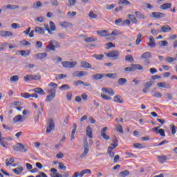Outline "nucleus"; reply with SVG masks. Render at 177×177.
Instances as JSON below:
<instances>
[{"label":"nucleus","instance_id":"1","mask_svg":"<svg viewBox=\"0 0 177 177\" xmlns=\"http://www.w3.org/2000/svg\"><path fill=\"white\" fill-rule=\"evenodd\" d=\"M62 65L64 68H74L77 66V62H69V61H63Z\"/></svg>","mask_w":177,"mask_h":177},{"label":"nucleus","instance_id":"2","mask_svg":"<svg viewBox=\"0 0 177 177\" xmlns=\"http://www.w3.org/2000/svg\"><path fill=\"white\" fill-rule=\"evenodd\" d=\"M84 152L80 155V158H85L86 157L88 153H89V144L88 143V140H85L84 141Z\"/></svg>","mask_w":177,"mask_h":177},{"label":"nucleus","instance_id":"3","mask_svg":"<svg viewBox=\"0 0 177 177\" xmlns=\"http://www.w3.org/2000/svg\"><path fill=\"white\" fill-rule=\"evenodd\" d=\"M25 81H39L41 76L39 75H27L24 76Z\"/></svg>","mask_w":177,"mask_h":177},{"label":"nucleus","instance_id":"4","mask_svg":"<svg viewBox=\"0 0 177 177\" xmlns=\"http://www.w3.org/2000/svg\"><path fill=\"white\" fill-rule=\"evenodd\" d=\"M13 150H15V151H27V149H26V147L21 143H17L14 146H12Z\"/></svg>","mask_w":177,"mask_h":177},{"label":"nucleus","instance_id":"5","mask_svg":"<svg viewBox=\"0 0 177 177\" xmlns=\"http://www.w3.org/2000/svg\"><path fill=\"white\" fill-rule=\"evenodd\" d=\"M53 129H55V122L53 121V119H50L46 127V133H50Z\"/></svg>","mask_w":177,"mask_h":177},{"label":"nucleus","instance_id":"6","mask_svg":"<svg viewBox=\"0 0 177 177\" xmlns=\"http://www.w3.org/2000/svg\"><path fill=\"white\" fill-rule=\"evenodd\" d=\"M54 42H56V40H51L49 41V44L47 45L45 48L46 52H50V50L55 52V50H56V47L55 46Z\"/></svg>","mask_w":177,"mask_h":177},{"label":"nucleus","instance_id":"7","mask_svg":"<svg viewBox=\"0 0 177 177\" xmlns=\"http://www.w3.org/2000/svg\"><path fill=\"white\" fill-rule=\"evenodd\" d=\"M48 92L50 93V95H47L45 99L46 102H52V100H54L56 96L55 90H49Z\"/></svg>","mask_w":177,"mask_h":177},{"label":"nucleus","instance_id":"8","mask_svg":"<svg viewBox=\"0 0 177 177\" xmlns=\"http://www.w3.org/2000/svg\"><path fill=\"white\" fill-rule=\"evenodd\" d=\"M8 138L2 137V133L0 131V146H3L6 149L9 147V143L6 142Z\"/></svg>","mask_w":177,"mask_h":177},{"label":"nucleus","instance_id":"9","mask_svg":"<svg viewBox=\"0 0 177 177\" xmlns=\"http://www.w3.org/2000/svg\"><path fill=\"white\" fill-rule=\"evenodd\" d=\"M106 131H107V127H105L101 129V136L105 140H110V136L106 134Z\"/></svg>","mask_w":177,"mask_h":177},{"label":"nucleus","instance_id":"10","mask_svg":"<svg viewBox=\"0 0 177 177\" xmlns=\"http://www.w3.org/2000/svg\"><path fill=\"white\" fill-rule=\"evenodd\" d=\"M13 32L8 30H1L0 31V37H5L8 38V37H12Z\"/></svg>","mask_w":177,"mask_h":177},{"label":"nucleus","instance_id":"11","mask_svg":"<svg viewBox=\"0 0 177 177\" xmlns=\"http://www.w3.org/2000/svg\"><path fill=\"white\" fill-rule=\"evenodd\" d=\"M107 57H118L120 53L117 50H112L106 53Z\"/></svg>","mask_w":177,"mask_h":177},{"label":"nucleus","instance_id":"12","mask_svg":"<svg viewBox=\"0 0 177 177\" xmlns=\"http://www.w3.org/2000/svg\"><path fill=\"white\" fill-rule=\"evenodd\" d=\"M152 16L155 19H162V17H165V14L162 12H152Z\"/></svg>","mask_w":177,"mask_h":177},{"label":"nucleus","instance_id":"13","mask_svg":"<svg viewBox=\"0 0 177 177\" xmlns=\"http://www.w3.org/2000/svg\"><path fill=\"white\" fill-rule=\"evenodd\" d=\"M86 135L91 139L93 138V130L90 126H88L86 129Z\"/></svg>","mask_w":177,"mask_h":177},{"label":"nucleus","instance_id":"14","mask_svg":"<svg viewBox=\"0 0 177 177\" xmlns=\"http://www.w3.org/2000/svg\"><path fill=\"white\" fill-rule=\"evenodd\" d=\"M148 46H150V48H156V40L154 39V37L153 36L149 37V42L147 44Z\"/></svg>","mask_w":177,"mask_h":177},{"label":"nucleus","instance_id":"15","mask_svg":"<svg viewBox=\"0 0 177 177\" xmlns=\"http://www.w3.org/2000/svg\"><path fill=\"white\" fill-rule=\"evenodd\" d=\"M97 34L100 35V37H110V33L106 30H97Z\"/></svg>","mask_w":177,"mask_h":177},{"label":"nucleus","instance_id":"16","mask_svg":"<svg viewBox=\"0 0 177 177\" xmlns=\"http://www.w3.org/2000/svg\"><path fill=\"white\" fill-rule=\"evenodd\" d=\"M104 77H105V73H103V74L96 73V74H94L92 75L93 80H102V79L104 78Z\"/></svg>","mask_w":177,"mask_h":177},{"label":"nucleus","instance_id":"17","mask_svg":"<svg viewBox=\"0 0 177 177\" xmlns=\"http://www.w3.org/2000/svg\"><path fill=\"white\" fill-rule=\"evenodd\" d=\"M59 26L64 28H68V27H73V24L68 21H62L59 23Z\"/></svg>","mask_w":177,"mask_h":177},{"label":"nucleus","instance_id":"18","mask_svg":"<svg viewBox=\"0 0 177 177\" xmlns=\"http://www.w3.org/2000/svg\"><path fill=\"white\" fill-rule=\"evenodd\" d=\"M102 91L103 93H108V95H110L111 96H113L114 95V91L111 88H102Z\"/></svg>","mask_w":177,"mask_h":177},{"label":"nucleus","instance_id":"19","mask_svg":"<svg viewBox=\"0 0 177 177\" xmlns=\"http://www.w3.org/2000/svg\"><path fill=\"white\" fill-rule=\"evenodd\" d=\"M158 160L159 162H161V164H164V162H165L168 160V158L167 157V156L165 155L158 156Z\"/></svg>","mask_w":177,"mask_h":177},{"label":"nucleus","instance_id":"20","mask_svg":"<svg viewBox=\"0 0 177 177\" xmlns=\"http://www.w3.org/2000/svg\"><path fill=\"white\" fill-rule=\"evenodd\" d=\"M23 170H24L23 167L21 166H20L19 167L13 169L12 172L16 174V175H20V174H21L23 172Z\"/></svg>","mask_w":177,"mask_h":177},{"label":"nucleus","instance_id":"21","mask_svg":"<svg viewBox=\"0 0 177 177\" xmlns=\"http://www.w3.org/2000/svg\"><path fill=\"white\" fill-rule=\"evenodd\" d=\"M35 31L37 34H45V29H44L43 28H41L39 26H36L35 28Z\"/></svg>","mask_w":177,"mask_h":177},{"label":"nucleus","instance_id":"22","mask_svg":"<svg viewBox=\"0 0 177 177\" xmlns=\"http://www.w3.org/2000/svg\"><path fill=\"white\" fill-rule=\"evenodd\" d=\"M141 57L145 59H150V57H151V53L149 51H147L142 53V55H141Z\"/></svg>","mask_w":177,"mask_h":177},{"label":"nucleus","instance_id":"23","mask_svg":"<svg viewBox=\"0 0 177 177\" xmlns=\"http://www.w3.org/2000/svg\"><path fill=\"white\" fill-rule=\"evenodd\" d=\"M14 122H23V115H18L13 118Z\"/></svg>","mask_w":177,"mask_h":177},{"label":"nucleus","instance_id":"24","mask_svg":"<svg viewBox=\"0 0 177 177\" xmlns=\"http://www.w3.org/2000/svg\"><path fill=\"white\" fill-rule=\"evenodd\" d=\"M171 5L172 4H171L170 3H166L161 5L160 6V8L162 9V10H167V9H169V8H171Z\"/></svg>","mask_w":177,"mask_h":177},{"label":"nucleus","instance_id":"25","mask_svg":"<svg viewBox=\"0 0 177 177\" xmlns=\"http://www.w3.org/2000/svg\"><path fill=\"white\" fill-rule=\"evenodd\" d=\"M46 56H47L46 53H40L35 55L37 59H39L40 60H42V59H45V57H46Z\"/></svg>","mask_w":177,"mask_h":177},{"label":"nucleus","instance_id":"26","mask_svg":"<svg viewBox=\"0 0 177 177\" xmlns=\"http://www.w3.org/2000/svg\"><path fill=\"white\" fill-rule=\"evenodd\" d=\"M15 162V158H8L6 160V167H9V165H12V163Z\"/></svg>","mask_w":177,"mask_h":177},{"label":"nucleus","instance_id":"27","mask_svg":"<svg viewBox=\"0 0 177 177\" xmlns=\"http://www.w3.org/2000/svg\"><path fill=\"white\" fill-rule=\"evenodd\" d=\"M81 66H82V67H83V68H92V65H91V64H89L87 62H82Z\"/></svg>","mask_w":177,"mask_h":177},{"label":"nucleus","instance_id":"28","mask_svg":"<svg viewBox=\"0 0 177 177\" xmlns=\"http://www.w3.org/2000/svg\"><path fill=\"white\" fill-rule=\"evenodd\" d=\"M113 100L114 102H116V103H124V100L120 95H115L113 97Z\"/></svg>","mask_w":177,"mask_h":177},{"label":"nucleus","instance_id":"29","mask_svg":"<svg viewBox=\"0 0 177 177\" xmlns=\"http://www.w3.org/2000/svg\"><path fill=\"white\" fill-rule=\"evenodd\" d=\"M171 30H172V28H171V26L169 25H165L161 28V31L162 32H168V31H171Z\"/></svg>","mask_w":177,"mask_h":177},{"label":"nucleus","instance_id":"30","mask_svg":"<svg viewBox=\"0 0 177 177\" xmlns=\"http://www.w3.org/2000/svg\"><path fill=\"white\" fill-rule=\"evenodd\" d=\"M7 9H10L11 10H13L15 9H19L20 6L17 5H13V4H8L6 6Z\"/></svg>","mask_w":177,"mask_h":177},{"label":"nucleus","instance_id":"31","mask_svg":"<svg viewBox=\"0 0 177 177\" xmlns=\"http://www.w3.org/2000/svg\"><path fill=\"white\" fill-rule=\"evenodd\" d=\"M131 67H133V71L134 70H143V66L140 64H131Z\"/></svg>","mask_w":177,"mask_h":177},{"label":"nucleus","instance_id":"32","mask_svg":"<svg viewBox=\"0 0 177 177\" xmlns=\"http://www.w3.org/2000/svg\"><path fill=\"white\" fill-rule=\"evenodd\" d=\"M128 82V80L125 78H119L118 80V84H119V85H124V84H127Z\"/></svg>","mask_w":177,"mask_h":177},{"label":"nucleus","instance_id":"33","mask_svg":"<svg viewBox=\"0 0 177 177\" xmlns=\"http://www.w3.org/2000/svg\"><path fill=\"white\" fill-rule=\"evenodd\" d=\"M86 174H92V171L89 169H86L80 172V177H83Z\"/></svg>","mask_w":177,"mask_h":177},{"label":"nucleus","instance_id":"34","mask_svg":"<svg viewBox=\"0 0 177 177\" xmlns=\"http://www.w3.org/2000/svg\"><path fill=\"white\" fill-rule=\"evenodd\" d=\"M165 62H167V63H173V62H176V57H167L165 59Z\"/></svg>","mask_w":177,"mask_h":177},{"label":"nucleus","instance_id":"35","mask_svg":"<svg viewBox=\"0 0 177 177\" xmlns=\"http://www.w3.org/2000/svg\"><path fill=\"white\" fill-rule=\"evenodd\" d=\"M33 91L35 92V93H39V95H45V91H44L41 88H36Z\"/></svg>","mask_w":177,"mask_h":177},{"label":"nucleus","instance_id":"36","mask_svg":"<svg viewBox=\"0 0 177 177\" xmlns=\"http://www.w3.org/2000/svg\"><path fill=\"white\" fill-rule=\"evenodd\" d=\"M121 32L117 29H115L111 33H109L110 37L113 35L114 37H117V35H120Z\"/></svg>","mask_w":177,"mask_h":177},{"label":"nucleus","instance_id":"37","mask_svg":"<svg viewBox=\"0 0 177 177\" xmlns=\"http://www.w3.org/2000/svg\"><path fill=\"white\" fill-rule=\"evenodd\" d=\"M105 77H108L109 78H112V79L118 78L117 73H108V74L105 73Z\"/></svg>","mask_w":177,"mask_h":177},{"label":"nucleus","instance_id":"38","mask_svg":"<svg viewBox=\"0 0 177 177\" xmlns=\"http://www.w3.org/2000/svg\"><path fill=\"white\" fill-rule=\"evenodd\" d=\"M20 53L24 57L30 56V50H21Z\"/></svg>","mask_w":177,"mask_h":177},{"label":"nucleus","instance_id":"39","mask_svg":"<svg viewBox=\"0 0 177 177\" xmlns=\"http://www.w3.org/2000/svg\"><path fill=\"white\" fill-rule=\"evenodd\" d=\"M88 17H90V19H97V15L95 14L93 11L91 10L88 13Z\"/></svg>","mask_w":177,"mask_h":177},{"label":"nucleus","instance_id":"40","mask_svg":"<svg viewBox=\"0 0 177 177\" xmlns=\"http://www.w3.org/2000/svg\"><path fill=\"white\" fill-rule=\"evenodd\" d=\"M10 82H17L19 81V75H13L10 78Z\"/></svg>","mask_w":177,"mask_h":177},{"label":"nucleus","instance_id":"41","mask_svg":"<svg viewBox=\"0 0 177 177\" xmlns=\"http://www.w3.org/2000/svg\"><path fill=\"white\" fill-rule=\"evenodd\" d=\"M42 6V3L41 1H37V3H33V8L38 9Z\"/></svg>","mask_w":177,"mask_h":177},{"label":"nucleus","instance_id":"42","mask_svg":"<svg viewBox=\"0 0 177 177\" xmlns=\"http://www.w3.org/2000/svg\"><path fill=\"white\" fill-rule=\"evenodd\" d=\"M95 59H96L97 60H103V57H104V55L103 54L101 55H97V54H95L93 55Z\"/></svg>","mask_w":177,"mask_h":177},{"label":"nucleus","instance_id":"43","mask_svg":"<svg viewBox=\"0 0 177 177\" xmlns=\"http://www.w3.org/2000/svg\"><path fill=\"white\" fill-rule=\"evenodd\" d=\"M97 39H96L95 37H87L86 39H84V41L87 43L89 42H95V41H97Z\"/></svg>","mask_w":177,"mask_h":177},{"label":"nucleus","instance_id":"44","mask_svg":"<svg viewBox=\"0 0 177 177\" xmlns=\"http://www.w3.org/2000/svg\"><path fill=\"white\" fill-rule=\"evenodd\" d=\"M75 3H77V0H68V6L71 8V7L74 6V5H75Z\"/></svg>","mask_w":177,"mask_h":177},{"label":"nucleus","instance_id":"45","mask_svg":"<svg viewBox=\"0 0 177 177\" xmlns=\"http://www.w3.org/2000/svg\"><path fill=\"white\" fill-rule=\"evenodd\" d=\"M59 89H61V91H68V89H70V86L68 84H63L59 87Z\"/></svg>","mask_w":177,"mask_h":177},{"label":"nucleus","instance_id":"46","mask_svg":"<svg viewBox=\"0 0 177 177\" xmlns=\"http://www.w3.org/2000/svg\"><path fill=\"white\" fill-rule=\"evenodd\" d=\"M128 17L130 20H131L134 24L138 23V19H136V17H134L132 15H128Z\"/></svg>","mask_w":177,"mask_h":177},{"label":"nucleus","instance_id":"47","mask_svg":"<svg viewBox=\"0 0 177 177\" xmlns=\"http://www.w3.org/2000/svg\"><path fill=\"white\" fill-rule=\"evenodd\" d=\"M120 5H131V3L128 0H119Z\"/></svg>","mask_w":177,"mask_h":177},{"label":"nucleus","instance_id":"48","mask_svg":"<svg viewBox=\"0 0 177 177\" xmlns=\"http://www.w3.org/2000/svg\"><path fill=\"white\" fill-rule=\"evenodd\" d=\"M141 41H142V34H138L136 41V45H139V44H140Z\"/></svg>","mask_w":177,"mask_h":177},{"label":"nucleus","instance_id":"49","mask_svg":"<svg viewBox=\"0 0 177 177\" xmlns=\"http://www.w3.org/2000/svg\"><path fill=\"white\" fill-rule=\"evenodd\" d=\"M135 14L137 16V17H138V19H145V15L142 14L140 12L136 11Z\"/></svg>","mask_w":177,"mask_h":177},{"label":"nucleus","instance_id":"50","mask_svg":"<svg viewBox=\"0 0 177 177\" xmlns=\"http://www.w3.org/2000/svg\"><path fill=\"white\" fill-rule=\"evenodd\" d=\"M21 96L22 97H24V99H30V94L28 93H21Z\"/></svg>","mask_w":177,"mask_h":177},{"label":"nucleus","instance_id":"51","mask_svg":"<svg viewBox=\"0 0 177 177\" xmlns=\"http://www.w3.org/2000/svg\"><path fill=\"white\" fill-rule=\"evenodd\" d=\"M117 146H118L117 144L112 143L108 147V150H109V151L114 150V149L117 148Z\"/></svg>","mask_w":177,"mask_h":177},{"label":"nucleus","instance_id":"52","mask_svg":"<svg viewBox=\"0 0 177 177\" xmlns=\"http://www.w3.org/2000/svg\"><path fill=\"white\" fill-rule=\"evenodd\" d=\"M84 84V82L82 80H77L73 82V85L75 86H79V85H82Z\"/></svg>","mask_w":177,"mask_h":177},{"label":"nucleus","instance_id":"53","mask_svg":"<svg viewBox=\"0 0 177 177\" xmlns=\"http://www.w3.org/2000/svg\"><path fill=\"white\" fill-rule=\"evenodd\" d=\"M116 129L118 132H120V133H124V128H122V126L118 124L116 126Z\"/></svg>","mask_w":177,"mask_h":177},{"label":"nucleus","instance_id":"54","mask_svg":"<svg viewBox=\"0 0 177 177\" xmlns=\"http://www.w3.org/2000/svg\"><path fill=\"white\" fill-rule=\"evenodd\" d=\"M120 175L122 177L128 176V175H129V171L124 170V171L120 172Z\"/></svg>","mask_w":177,"mask_h":177},{"label":"nucleus","instance_id":"55","mask_svg":"<svg viewBox=\"0 0 177 177\" xmlns=\"http://www.w3.org/2000/svg\"><path fill=\"white\" fill-rule=\"evenodd\" d=\"M50 27L51 31H56V25H55V23L53 21L50 22Z\"/></svg>","mask_w":177,"mask_h":177},{"label":"nucleus","instance_id":"56","mask_svg":"<svg viewBox=\"0 0 177 177\" xmlns=\"http://www.w3.org/2000/svg\"><path fill=\"white\" fill-rule=\"evenodd\" d=\"M36 21H38L39 23H44L45 21V19H44V17H38L35 18Z\"/></svg>","mask_w":177,"mask_h":177},{"label":"nucleus","instance_id":"57","mask_svg":"<svg viewBox=\"0 0 177 177\" xmlns=\"http://www.w3.org/2000/svg\"><path fill=\"white\" fill-rule=\"evenodd\" d=\"M50 3L53 7H57L59 6V1H57V0H51Z\"/></svg>","mask_w":177,"mask_h":177},{"label":"nucleus","instance_id":"58","mask_svg":"<svg viewBox=\"0 0 177 177\" xmlns=\"http://www.w3.org/2000/svg\"><path fill=\"white\" fill-rule=\"evenodd\" d=\"M158 86H160V88H167L168 84L165 82H159L158 83Z\"/></svg>","mask_w":177,"mask_h":177},{"label":"nucleus","instance_id":"59","mask_svg":"<svg viewBox=\"0 0 177 177\" xmlns=\"http://www.w3.org/2000/svg\"><path fill=\"white\" fill-rule=\"evenodd\" d=\"M125 60H127V62H133V57L131 55H128L125 57Z\"/></svg>","mask_w":177,"mask_h":177},{"label":"nucleus","instance_id":"60","mask_svg":"<svg viewBox=\"0 0 177 177\" xmlns=\"http://www.w3.org/2000/svg\"><path fill=\"white\" fill-rule=\"evenodd\" d=\"M48 86H53V91H56V88L58 86L57 84H55V83H53V82L49 83Z\"/></svg>","mask_w":177,"mask_h":177},{"label":"nucleus","instance_id":"61","mask_svg":"<svg viewBox=\"0 0 177 177\" xmlns=\"http://www.w3.org/2000/svg\"><path fill=\"white\" fill-rule=\"evenodd\" d=\"M165 99H168V100H172V94H171L169 93H167L165 95Z\"/></svg>","mask_w":177,"mask_h":177},{"label":"nucleus","instance_id":"62","mask_svg":"<svg viewBox=\"0 0 177 177\" xmlns=\"http://www.w3.org/2000/svg\"><path fill=\"white\" fill-rule=\"evenodd\" d=\"M88 73L85 71H78L77 77H84V75H86Z\"/></svg>","mask_w":177,"mask_h":177},{"label":"nucleus","instance_id":"63","mask_svg":"<svg viewBox=\"0 0 177 177\" xmlns=\"http://www.w3.org/2000/svg\"><path fill=\"white\" fill-rule=\"evenodd\" d=\"M58 168H59V169H64V171H66V169H67V167L66 166H64V164L60 162L58 165Z\"/></svg>","mask_w":177,"mask_h":177},{"label":"nucleus","instance_id":"64","mask_svg":"<svg viewBox=\"0 0 177 177\" xmlns=\"http://www.w3.org/2000/svg\"><path fill=\"white\" fill-rule=\"evenodd\" d=\"M11 27H12V28H15V29L19 28H20V24L13 23V24H11Z\"/></svg>","mask_w":177,"mask_h":177}]
</instances>
